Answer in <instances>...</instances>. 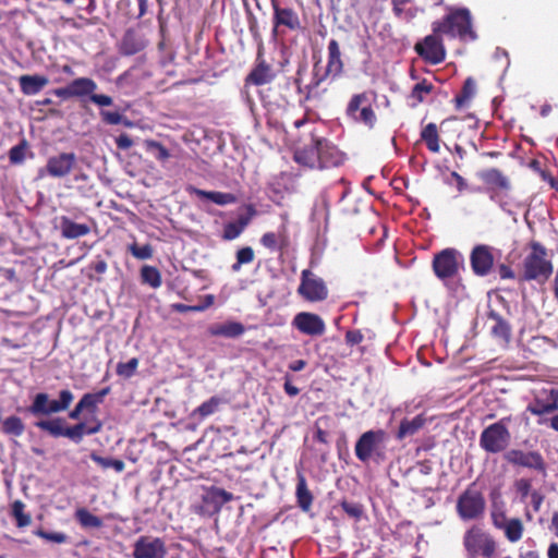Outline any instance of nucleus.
<instances>
[{
	"mask_svg": "<svg viewBox=\"0 0 558 558\" xmlns=\"http://www.w3.org/2000/svg\"><path fill=\"white\" fill-rule=\"evenodd\" d=\"M222 402L220 397L214 396L197 407L192 414L198 415L201 418L207 417L217 412Z\"/></svg>",
	"mask_w": 558,
	"mask_h": 558,
	"instance_id": "7c9ffc66",
	"label": "nucleus"
},
{
	"mask_svg": "<svg viewBox=\"0 0 558 558\" xmlns=\"http://www.w3.org/2000/svg\"><path fill=\"white\" fill-rule=\"evenodd\" d=\"M148 149L156 150L155 157L159 160H167L170 157L168 149L156 141L146 142Z\"/></svg>",
	"mask_w": 558,
	"mask_h": 558,
	"instance_id": "864d4df0",
	"label": "nucleus"
},
{
	"mask_svg": "<svg viewBox=\"0 0 558 558\" xmlns=\"http://www.w3.org/2000/svg\"><path fill=\"white\" fill-rule=\"evenodd\" d=\"M131 254L138 259H148L153 256V248L149 244H145L138 246L136 244H132L129 247Z\"/></svg>",
	"mask_w": 558,
	"mask_h": 558,
	"instance_id": "3c124183",
	"label": "nucleus"
},
{
	"mask_svg": "<svg viewBox=\"0 0 558 558\" xmlns=\"http://www.w3.org/2000/svg\"><path fill=\"white\" fill-rule=\"evenodd\" d=\"M298 293L308 302H320L327 299L328 288L325 281L308 269L301 272Z\"/></svg>",
	"mask_w": 558,
	"mask_h": 558,
	"instance_id": "1a4fd4ad",
	"label": "nucleus"
},
{
	"mask_svg": "<svg viewBox=\"0 0 558 558\" xmlns=\"http://www.w3.org/2000/svg\"><path fill=\"white\" fill-rule=\"evenodd\" d=\"M507 193H498V192H494L492 195H490V198L495 202H497L499 204V206L501 207L502 210L511 214V209H510V202L507 199Z\"/></svg>",
	"mask_w": 558,
	"mask_h": 558,
	"instance_id": "4d7b16f0",
	"label": "nucleus"
},
{
	"mask_svg": "<svg viewBox=\"0 0 558 558\" xmlns=\"http://www.w3.org/2000/svg\"><path fill=\"white\" fill-rule=\"evenodd\" d=\"M515 487L518 493L522 496V498H526L527 496H531V482L525 478H521L517 481Z\"/></svg>",
	"mask_w": 558,
	"mask_h": 558,
	"instance_id": "bf43d9fd",
	"label": "nucleus"
},
{
	"mask_svg": "<svg viewBox=\"0 0 558 558\" xmlns=\"http://www.w3.org/2000/svg\"><path fill=\"white\" fill-rule=\"evenodd\" d=\"M531 502L533 505V508L535 511H538L541 508V505L543 502V496L538 492H532L531 493Z\"/></svg>",
	"mask_w": 558,
	"mask_h": 558,
	"instance_id": "338daca9",
	"label": "nucleus"
},
{
	"mask_svg": "<svg viewBox=\"0 0 558 558\" xmlns=\"http://www.w3.org/2000/svg\"><path fill=\"white\" fill-rule=\"evenodd\" d=\"M54 95L57 97H60V98H63V99H66V98H71L73 97L72 96V92H71V87H70V84H68L66 86L64 87H61V88H57L54 89Z\"/></svg>",
	"mask_w": 558,
	"mask_h": 558,
	"instance_id": "69168bd1",
	"label": "nucleus"
},
{
	"mask_svg": "<svg viewBox=\"0 0 558 558\" xmlns=\"http://www.w3.org/2000/svg\"><path fill=\"white\" fill-rule=\"evenodd\" d=\"M275 77L274 71L264 60H259L253 71L250 73L247 81L254 85H264L271 82Z\"/></svg>",
	"mask_w": 558,
	"mask_h": 558,
	"instance_id": "5701e85b",
	"label": "nucleus"
},
{
	"mask_svg": "<svg viewBox=\"0 0 558 558\" xmlns=\"http://www.w3.org/2000/svg\"><path fill=\"white\" fill-rule=\"evenodd\" d=\"M144 47L143 43L135 41V38L132 34H126L122 41V51L125 54H134L142 50Z\"/></svg>",
	"mask_w": 558,
	"mask_h": 558,
	"instance_id": "79ce46f5",
	"label": "nucleus"
},
{
	"mask_svg": "<svg viewBox=\"0 0 558 558\" xmlns=\"http://www.w3.org/2000/svg\"><path fill=\"white\" fill-rule=\"evenodd\" d=\"M558 409V405L556 403H543L539 401H536L533 404H530L527 407V410L534 414V415H543L547 413H551Z\"/></svg>",
	"mask_w": 558,
	"mask_h": 558,
	"instance_id": "de8ad7c7",
	"label": "nucleus"
},
{
	"mask_svg": "<svg viewBox=\"0 0 558 558\" xmlns=\"http://www.w3.org/2000/svg\"><path fill=\"white\" fill-rule=\"evenodd\" d=\"M109 393V388H104L96 393H85L78 403L85 410L94 411L99 403L104 401V398Z\"/></svg>",
	"mask_w": 558,
	"mask_h": 558,
	"instance_id": "2f4dec72",
	"label": "nucleus"
},
{
	"mask_svg": "<svg viewBox=\"0 0 558 558\" xmlns=\"http://www.w3.org/2000/svg\"><path fill=\"white\" fill-rule=\"evenodd\" d=\"M25 505L21 500H15L12 505V515L16 520L19 527H25L31 524V515L24 512Z\"/></svg>",
	"mask_w": 558,
	"mask_h": 558,
	"instance_id": "ea45409f",
	"label": "nucleus"
},
{
	"mask_svg": "<svg viewBox=\"0 0 558 558\" xmlns=\"http://www.w3.org/2000/svg\"><path fill=\"white\" fill-rule=\"evenodd\" d=\"M191 191L197 197L208 199L220 206L234 204L236 202V197L232 193L204 191L196 187H193Z\"/></svg>",
	"mask_w": 558,
	"mask_h": 558,
	"instance_id": "4be33fe9",
	"label": "nucleus"
},
{
	"mask_svg": "<svg viewBox=\"0 0 558 558\" xmlns=\"http://www.w3.org/2000/svg\"><path fill=\"white\" fill-rule=\"evenodd\" d=\"M61 233L66 239H76L89 233V227L85 223L74 222L69 218H62Z\"/></svg>",
	"mask_w": 558,
	"mask_h": 558,
	"instance_id": "bb28decb",
	"label": "nucleus"
},
{
	"mask_svg": "<svg viewBox=\"0 0 558 558\" xmlns=\"http://www.w3.org/2000/svg\"><path fill=\"white\" fill-rule=\"evenodd\" d=\"M116 144L120 149H129L133 145V141L128 134H121L116 138Z\"/></svg>",
	"mask_w": 558,
	"mask_h": 558,
	"instance_id": "e2e57ef3",
	"label": "nucleus"
},
{
	"mask_svg": "<svg viewBox=\"0 0 558 558\" xmlns=\"http://www.w3.org/2000/svg\"><path fill=\"white\" fill-rule=\"evenodd\" d=\"M464 546L471 558L490 557L495 543L490 536L477 526L470 529L464 536Z\"/></svg>",
	"mask_w": 558,
	"mask_h": 558,
	"instance_id": "6e6552de",
	"label": "nucleus"
},
{
	"mask_svg": "<svg viewBox=\"0 0 558 558\" xmlns=\"http://www.w3.org/2000/svg\"><path fill=\"white\" fill-rule=\"evenodd\" d=\"M36 426L43 430L48 432L53 437L64 436L65 428L61 418H54L50 421H39Z\"/></svg>",
	"mask_w": 558,
	"mask_h": 558,
	"instance_id": "c9c22d12",
	"label": "nucleus"
},
{
	"mask_svg": "<svg viewBox=\"0 0 558 558\" xmlns=\"http://www.w3.org/2000/svg\"><path fill=\"white\" fill-rule=\"evenodd\" d=\"M100 429L101 423L99 421H95V425L90 427H86L84 423H78L72 427L65 428L64 437H68L75 442H80L85 434L93 435L98 433Z\"/></svg>",
	"mask_w": 558,
	"mask_h": 558,
	"instance_id": "a878e982",
	"label": "nucleus"
},
{
	"mask_svg": "<svg viewBox=\"0 0 558 558\" xmlns=\"http://www.w3.org/2000/svg\"><path fill=\"white\" fill-rule=\"evenodd\" d=\"M352 119L355 121L362 122L365 125L373 128L376 122V116L374 110L369 105H365L361 108L360 112L354 116Z\"/></svg>",
	"mask_w": 558,
	"mask_h": 558,
	"instance_id": "a19ab883",
	"label": "nucleus"
},
{
	"mask_svg": "<svg viewBox=\"0 0 558 558\" xmlns=\"http://www.w3.org/2000/svg\"><path fill=\"white\" fill-rule=\"evenodd\" d=\"M294 159L308 168L324 169L342 165L344 154L331 142L313 137L310 146L295 150Z\"/></svg>",
	"mask_w": 558,
	"mask_h": 558,
	"instance_id": "f257e3e1",
	"label": "nucleus"
},
{
	"mask_svg": "<svg viewBox=\"0 0 558 558\" xmlns=\"http://www.w3.org/2000/svg\"><path fill=\"white\" fill-rule=\"evenodd\" d=\"M510 442V433L504 420L490 424L481 434V447L490 453L504 451Z\"/></svg>",
	"mask_w": 558,
	"mask_h": 558,
	"instance_id": "0eeeda50",
	"label": "nucleus"
},
{
	"mask_svg": "<svg viewBox=\"0 0 558 558\" xmlns=\"http://www.w3.org/2000/svg\"><path fill=\"white\" fill-rule=\"evenodd\" d=\"M493 519L495 526L504 531L509 542L515 543L521 539L524 529L520 519H508L502 517V522H498L497 517H494Z\"/></svg>",
	"mask_w": 558,
	"mask_h": 558,
	"instance_id": "f3484780",
	"label": "nucleus"
},
{
	"mask_svg": "<svg viewBox=\"0 0 558 558\" xmlns=\"http://www.w3.org/2000/svg\"><path fill=\"white\" fill-rule=\"evenodd\" d=\"M341 507L348 515L355 520H360L363 515V507L360 504L342 501Z\"/></svg>",
	"mask_w": 558,
	"mask_h": 558,
	"instance_id": "603ef678",
	"label": "nucleus"
},
{
	"mask_svg": "<svg viewBox=\"0 0 558 558\" xmlns=\"http://www.w3.org/2000/svg\"><path fill=\"white\" fill-rule=\"evenodd\" d=\"M137 366H138V360L136 357H133L126 363H119L117 366V373L120 376L130 378L134 375Z\"/></svg>",
	"mask_w": 558,
	"mask_h": 558,
	"instance_id": "49530a36",
	"label": "nucleus"
},
{
	"mask_svg": "<svg viewBox=\"0 0 558 558\" xmlns=\"http://www.w3.org/2000/svg\"><path fill=\"white\" fill-rule=\"evenodd\" d=\"M475 82L468 77L460 95L454 98L457 108L463 107L475 95Z\"/></svg>",
	"mask_w": 558,
	"mask_h": 558,
	"instance_id": "4c0bfd02",
	"label": "nucleus"
},
{
	"mask_svg": "<svg viewBox=\"0 0 558 558\" xmlns=\"http://www.w3.org/2000/svg\"><path fill=\"white\" fill-rule=\"evenodd\" d=\"M471 266L477 276H486L494 264L492 248L487 245H477L473 248L471 256Z\"/></svg>",
	"mask_w": 558,
	"mask_h": 558,
	"instance_id": "dca6fc26",
	"label": "nucleus"
},
{
	"mask_svg": "<svg viewBox=\"0 0 558 558\" xmlns=\"http://www.w3.org/2000/svg\"><path fill=\"white\" fill-rule=\"evenodd\" d=\"M464 267L463 255L454 248H445L433 259V270L442 282L454 279Z\"/></svg>",
	"mask_w": 558,
	"mask_h": 558,
	"instance_id": "20e7f679",
	"label": "nucleus"
},
{
	"mask_svg": "<svg viewBox=\"0 0 558 558\" xmlns=\"http://www.w3.org/2000/svg\"><path fill=\"white\" fill-rule=\"evenodd\" d=\"M292 326L300 332L312 337L322 336L326 330V325L322 317L308 312L296 314L292 320Z\"/></svg>",
	"mask_w": 558,
	"mask_h": 558,
	"instance_id": "4468645a",
	"label": "nucleus"
},
{
	"mask_svg": "<svg viewBox=\"0 0 558 558\" xmlns=\"http://www.w3.org/2000/svg\"><path fill=\"white\" fill-rule=\"evenodd\" d=\"M436 34L426 36L422 43L415 46L416 52L432 64L442 62L446 57L445 48Z\"/></svg>",
	"mask_w": 558,
	"mask_h": 558,
	"instance_id": "ddd939ff",
	"label": "nucleus"
},
{
	"mask_svg": "<svg viewBox=\"0 0 558 558\" xmlns=\"http://www.w3.org/2000/svg\"><path fill=\"white\" fill-rule=\"evenodd\" d=\"M425 424H426V418L422 414H418L411 420L404 418L400 423V426H399V429L397 433V438L403 439V438L413 436V435L417 434L424 427Z\"/></svg>",
	"mask_w": 558,
	"mask_h": 558,
	"instance_id": "412c9836",
	"label": "nucleus"
},
{
	"mask_svg": "<svg viewBox=\"0 0 558 558\" xmlns=\"http://www.w3.org/2000/svg\"><path fill=\"white\" fill-rule=\"evenodd\" d=\"M271 4L275 11L276 26L283 25L290 29H295L300 26L299 17L293 10L279 8L277 1H272Z\"/></svg>",
	"mask_w": 558,
	"mask_h": 558,
	"instance_id": "aec40b11",
	"label": "nucleus"
},
{
	"mask_svg": "<svg viewBox=\"0 0 558 558\" xmlns=\"http://www.w3.org/2000/svg\"><path fill=\"white\" fill-rule=\"evenodd\" d=\"M26 145L22 143L13 146L9 151V159L11 163L20 165L25 160Z\"/></svg>",
	"mask_w": 558,
	"mask_h": 558,
	"instance_id": "8fccbe9b",
	"label": "nucleus"
},
{
	"mask_svg": "<svg viewBox=\"0 0 558 558\" xmlns=\"http://www.w3.org/2000/svg\"><path fill=\"white\" fill-rule=\"evenodd\" d=\"M434 33H440L450 37H460L462 39H475V34L471 26V14L468 9H458L446 16L442 22L433 24Z\"/></svg>",
	"mask_w": 558,
	"mask_h": 558,
	"instance_id": "f03ea898",
	"label": "nucleus"
},
{
	"mask_svg": "<svg viewBox=\"0 0 558 558\" xmlns=\"http://www.w3.org/2000/svg\"><path fill=\"white\" fill-rule=\"evenodd\" d=\"M489 319L494 323L490 327L493 336L502 340L504 342H508L511 335L509 324L501 316L495 313L489 315Z\"/></svg>",
	"mask_w": 558,
	"mask_h": 558,
	"instance_id": "cd10ccee",
	"label": "nucleus"
},
{
	"mask_svg": "<svg viewBox=\"0 0 558 558\" xmlns=\"http://www.w3.org/2000/svg\"><path fill=\"white\" fill-rule=\"evenodd\" d=\"M100 116L106 123L111 125L120 124L123 121V116L117 111L101 110Z\"/></svg>",
	"mask_w": 558,
	"mask_h": 558,
	"instance_id": "5fc2aeb1",
	"label": "nucleus"
},
{
	"mask_svg": "<svg viewBox=\"0 0 558 558\" xmlns=\"http://www.w3.org/2000/svg\"><path fill=\"white\" fill-rule=\"evenodd\" d=\"M245 328L241 323L227 322L210 326L209 332L213 336H221L226 338H235L243 335Z\"/></svg>",
	"mask_w": 558,
	"mask_h": 558,
	"instance_id": "b1692460",
	"label": "nucleus"
},
{
	"mask_svg": "<svg viewBox=\"0 0 558 558\" xmlns=\"http://www.w3.org/2000/svg\"><path fill=\"white\" fill-rule=\"evenodd\" d=\"M73 400L74 395L68 389H63L59 392L58 400L50 399L49 395L46 392H39L34 397L28 411L35 416H47L65 411Z\"/></svg>",
	"mask_w": 558,
	"mask_h": 558,
	"instance_id": "423d86ee",
	"label": "nucleus"
},
{
	"mask_svg": "<svg viewBox=\"0 0 558 558\" xmlns=\"http://www.w3.org/2000/svg\"><path fill=\"white\" fill-rule=\"evenodd\" d=\"M499 275L502 279H513L514 278V272L512 271V269L506 265H501L499 267Z\"/></svg>",
	"mask_w": 558,
	"mask_h": 558,
	"instance_id": "774afa93",
	"label": "nucleus"
},
{
	"mask_svg": "<svg viewBox=\"0 0 558 558\" xmlns=\"http://www.w3.org/2000/svg\"><path fill=\"white\" fill-rule=\"evenodd\" d=\"M141 277L144 283L149 284L154 289L161 286V275L153 266H144L141 270Z\"/></svg>",
	"mask_w": 558,
	"mask_h": 558,
	"instance_id": "e433bc0d",
	"label": "nucleus"
},
{
	"mask_svg": "<svg viewBox=\"0 0 558 558\" xmlns=\"http://www.w3.org/2000/svg\"><path fill=\"white\" fill-rule=\"evenodd\" d=\"M19 82L24 95L34 96L49 83V80L44 75H22Z\"/></svg>",
	"mask_w": 558,
	"mask_h": 558,
	"instance_id": "a211bd4d",
	"label": "nucleus"
},
{
	"mask_svg": "<svg viewBox=\"0 0 558 558\" xmlns=\"http://www.w3.org/2000/svg\"><path fill=\"white\" fill-rule=\"evenodd\" d=\"M505 459L513 464L520 465L534 470H544V461L539 453L534 451H522L519 449H512L505 453Z\"/></svg>",
	"mask_w": 558,
	"mask_h": 558,
	"instance_id": "2eb2a0df",
	"label": "nucleus"
},
{
	"mask_svg": "<svg viewBox=\"0 0 558 558\" xmlns=\"http://www.w3.org/2000/svg\"><path fill=\"white\" fill-rule=\"evenodd\" d=\"M70 84L72 96L83 98L85 96H92L97 89V84L89 77H78L73 80Z\"/></svg>",
	"mask_w": 558,
	"mask_h": 558,
	"instance_id": "393cba45",
	"label": "nucleus"
},
{
	"mask_svg": "<svg viewBox=\"0 0 558 558\" xmlns=\"http://www.w3.org/2000/svg\"><path fill=\"white\" fill-rule=\"evenodd\" d=\"M485 509L483 495L473 486L469 487L458 499L457 510L463 520H472L480 517Z\"/></svg>",
	"mask_w": 558,
	"mask_h": 558,
	"instance_id": "9d476101",
	"label": "nucleus"
},
{
	"mask_svg": "<svg viewBox=\"0 0 558 558\" xmlns=\"http://www.w3.org/2000/svg\"><path fill=\"white\" fill-rule=\"evenodd\" d=\"M422 138L425 141L427 148L433 153L439 151V136L435 123H428L421 133Z\"/></svg>",
	"mask_w": 558,
	"mask_h": 558,
	"instance_id": "c756f323",
	"label": "nucleus"
},
{
	"mask_svg": "<svg viewBox=\"0 0 558 558\" xmlns=\"http://www.w3.org/2000/svg\"><path fill=\"white\" fill-rule=\"evenodd\" d=\"M525 280H546L553 272L551 263L546 258V250L537 242L531 244V252L523 262Z\"/></svg>",
	"mask_w": 558,
	"mask_h": 558,
	"instance_id": "7ed1b4c3",
	"label": "nucleus"
},
{
	"mask_svg": "<svg viewBox=\"0 0 558 558\" xmlns=\"http://www.w3.org/2000/svg\"><path fill=\"white\" fill-rule=\"evenodd\" d=\"M386 433L381 429L363 433L355 444V456L362 462L384 458Z\"/></svg>",
	"mask_w": 558,
	"mask_h": 558,
	"instance_id": "39448f33",
	"label": "nucleus"
},
{
	"mask_svg": "<svg viewBox=\"0 0 558 558\" xmlns=\"http://www.w3.org/2000/svg\"><path fill=\"white\" fill-rule=\"evenodd\" d=\"M432 89L433 85L430 83L422 81L413 87L411 92V97L414 98L416 102H421L423 101L425 95L429 94Z\"/></svg>",
	"mask_w": 558,
	"mask_h": 558,
	"instance_id": "a18cd8bd",
	"label": "nucleus"
},
{
	"mask_svg": "<svg viewBox=\"0 0 558 558\" xmlns=\"http://www.w3.org/2000/svg\"><path fill=\"white\" fill-rule=\"evenodd\" d=\"M320 68L316 64L314 66L313 80L311 83L312 88L318 87L330 74H326V69L320 73Z\"/></svg>",
	"mask_w": 558,
	"mask_h": 558,
	"instance_id": "13d9d810",
	"label": "nucleus"
},
{
	"mask_svg": "<svg viewBox=\"0 0 558 558\" xmlns=\"http://www.w3.org/2000/svg\"><path fill=\"white\" fill-rule=\"evenodd\" d=\"M35 534L47 542L62 544L68 541V536L62 532H46L44 530L35 531Z\"/></svg>",
	"mask_w": 558,
	"mask_h": 558,
	"instance_id": "09e8293b",
	"label": "nucleus"
},
{
	"mask_svg": "<svg viewBox=\"0 0 558 558\" xmlns=\"http://www.w3.org/2000/svg\"><path fill=\"white\" fill-rule=\"evenodd\" d=\"M132 556L133 558H166V543L160 537L140 536L133 545Z\"/></svg>",
	"mask_w": 558,
	"mask_h": 558,
	"instance_id": "9b49d317",
	"label": "nucleus"
},
{
	"mask_svg": "<svg viewBox=\"0 0 558 558\" xmlns=\"http://www.w3.org/2000/svg\"><path fill=\"white\" fill-rule=\"evenodd\" d=\"M75 518L83 527L98 529L102 525V521L98 517L84 508L76 510Z\"/></svg>",
	"mask_w": 558,
	"mask_h": 558,
	"instance_id": "f704fd0d",
	"label": "nucleus"
},
{
	"mask_svg": "<svg viewBox=\"0 0 558 558\" xmlns=\"http://www.w3.org/2000/svg\"><path fill=\"white\" fill-rule=\"evenodd\" d=\"M90 101H93L95 105L99 106V107H107V106H111L113 100L110 96H107V95H97L95 93L92 94L90 96Z\"/></svg>",
	"mask_w": 558,
	"mask_h": 558,
	"instance_id": "680f3d73",
	"label": "nucleus"
},
{
	"mask_svg": "<svg viewBox=\"0 0 558 558\" xmlns=\"http://www.w3.org/2000/svg\"><path fill=\"white\" fill-rule=\"evenodd\" d=\"M296 497L301 509L304 511H308L313 502V496L307 488L304 476L302 475L299 476L296 485Z\"/></svg>",
	"mask_w": 558,
	"mask_h": 558,
	"instance_id": "c85d7f7f",
	"label": "nucleus"
},
{
	"mask_svg": "<svg viewBox=\"0 0 558 558\" xmlns=\"http://www.w3.org/2000/svg\"><path fill=\"white\" fill-rule=\"evenodd\" d=\"M236 259L239 264H250L254 259V251L250 246L242 247L236 252Z\"/></svg>",
	"mask_w": 558,
	"mask_h": 558,
	"instance_id": "6e6d98bb",
	"label": "nucleus"
},
{
	"mask_svg": "<svg viewBox=\"0 0 558 558\" xmlns=\"http://www.w3.org/2000/svg\"><path fill=\"white\" fill-rule=\"evenodd\" d=\"M248 223V218L241 217L238 221L228 222L225 226L222 238L231 241L240 236Z\"/></svg>",
	"mask_w": 558,
	"mask_h": 558,
	"instance_id": "473e14b6",
	"label": "nucleus"
},
{
	"mask_svg": "<svg viewBox=\"0 0 558 558\" xmlns=\"http://www.w3.org/2000/svg\"><path fill=\"white\" fill-rule=\"evenodd\" d=\"M484 180L486 183L497 186L505 192L510 187L508 179L497 169L488 170L484 175Z\"/></svg>",
	"mask_w": 558,
	"mask_h": 558,
	"instance_id": "72a5a7b5",
	"label": "nucleus"
},
{
	"mask_svg": "<svg viewBox=\"0 0 558 558\" xmlns=\"http://www.w3.org/2000/svg\"><path fill=\"white\" fill-rule=\"evenodd\" d=\"M2 430L8 435L21 436L24 433V424L17 416H9L2 423Z\"/></svg>",
	"mask_w": 558,
	"mask_h": 558,
	"instance_id": "58836bf2",
	"label": "nucleus"
},
{
	"mask_svg": "<svg viewBox=\"0 0 558 558\" xmlns=\"http://www.w3.org/2000/svg\"><path fill=\"white\" fill-rule=\"evenodd\" d=\"M90 458L102 468H113L117 472H122L124 470V462L121 460L106 459L97 456L96 453H92Z\"/></svg>",
	"mask_w": 558,
	"mask_h": 558,
	"instance_id": "37998d69",
	"label": "nucleus"
},
{
	"mask_svg": "<svg viewBox=\"0 0 558 558\" xmlns=\"http://www.w3.org/2000/svg\"><path fill=\"white\" fill-rule=\"evenodd\" d=\"M366 101H367V97L365 94H359V95L353 96L348 105V109H347L348 114L351 118L356 116L360 112L361 108L366 105Z\"/></svg>",
	"mask_w": 558,
	"mask_h": 558,
	"instance_id": "c03bdc74",
	"label": "nucleus"
},
{
	"mask_svg": "<svg viewBox=\"0 0 558 558\" xmlns=\"http://www.w3.org/2000/svg\"><path fill=\"white\" fill-rule=\"evenodd\" d=\"M260 243L269 250H276L277 235L274 232H267L260 238Z\"/></svg>",
	"mask_w": 558,
	"mask_h": 558,
	"instance_id": "052dcab7",
	"label": "nucleus"
},
{
	"mask_svg": "<svg viewBox=\"0 0 558 558\" xmlns=\"http://www.w3.org/2000/svg\"><path fill=\"white\" fill-rule=\"evenodd\" d=\"M343 63L341 60V52L339 44L336 39H331L328 44V64L326 66V74L337 76L341 73Z\"/></svg>",
	"mask_w": 558,
	"mask_h": 558,
	"instance_id": "6ab92c4d",
	"label": "nucleus"
},
{
	"mask_svg": "<svg viewBox=\"0 0 558 558\" xmlns=\"http://www.w3.org/2000/svg\"><path fill=\"white\" fill-rule=\"evenodd\" d=\"M76 162V156L73 153H62L50 157L45 168L39 169L38 177L46 174L53 178H63L68 175Z\"/></svg>",
	"mask_w": 558,
	"mask_h": 558,
	"instance_id": "f8f14e48",
	"label": "nucleus"
},
{
	"mask_svg": "<svg viewBox=\"0 0 558 558\" xmlns=\"http://www.w3.org/2000/svg\"><path fill=\"white\" fill-rule=\"evenodd\" d=\"M345 339L350 344H357L363 340V336L360 331H348Z\"/></svg>",
	"mask_w": 558,
	"mask_h": 558,
	"instance_id": "0e129e2a",
	"label": "nucleus"
}]
</instances>
